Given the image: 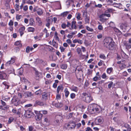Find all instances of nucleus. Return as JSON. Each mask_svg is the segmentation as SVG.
I'll list each match as a JSON object with an SVG mask.
<instances>
[{
    "label": "nucleus",
    "mask_w": 131,
    "mask_h": 131,
    "mask_svg": "<svg viewBox=\"0 0 131 131\" xmlns=\"http://www.w3.org/2000/svg\"><path fill=\"white\" fill-rule=\"evenodd\" d=\"M115 42L110 37L105 38L103 41L104 46L110 50H113Z\"/></svg>",
    "instance_id": "f257e3e1"
},
{
    "label": "nucleus",
    "mask_w": 131,
    "mask_h": 131,
    "mask_svg": "<svg viewBox=\"0 0 131 131\" xmlns=\"http://www.w3.org/2000/svg\"><path fill=\"white\" fill-rule=\"evenodd\" d=\"M88 109L89 111L92 114L99 113L101 110V107L95 104L90 105L88 107Z\"/></svg>",
    "instance_id": "f03ea898"
},
{
    "label": "nucleus",
    "mask_w": 131,
    "mask_h": 131,
    "mask_svg": "<svg viewBox=\"0 0 131 131\" xmlns=\"http://www.w3.org/2000/svg\"><path fill=\"white\" fill-rule=\"evenodd\" d=\"M82 95L83 96L82 98V100L86 103H89L93 100L92 97L86 93H82Z\"/></svg>",
    "instance_id": "7ed1b4c3"
},
{
    "label": "nucleus",
    "mask_w": 131,
    "mask_h": 131,
    "mask_svg": "<svg viewBox=\"0 0 131 131\" xmlns=\"http://www.w3.org/2000/svg\"><path fill=\"white\" fill-rule=\"evenodd\" d=\"M120 28L124 32H125L127 30L129 29V26L128 25L126 21L121 24Z\"/></svg>",
    "instance_id": "20e7f679"
},
{
    "label": "nucleus",
    "mask_w": 131,
    "mask_h": 131,
    "mask_svg": "<svg viewBox=\"0 0 131 131\" xmlns=\"http://www.w3.org/2000/svg\"><path fill=\"white\" fill-rule=\"evenodd\" d=\"M103 118L101 116H98L95 118V123L96 125H98L102 124L103 122Z\"/></svg>",
    "instance_id": "39448f33"
},
{
    "label": "nucleus",
    "mask_w": 131,
    "mask_h": 131,
    "mask_svg": "<svg viewBox=\"0 0 131 131\" xmlns=\"http://www.w3.org/2000/svg\"><path fill=\"white\" fill-rule=\"evenodd\" d=\"M76 126L75 123L73 121H70L67 125V127L69 129H73L75 128Z\"/></svg>",
    "instance_id": "423d86ee"
},
{
    "label": "nucleus",
    "mask_w": 131,
    "mask_h": 131,
    "mask_svg": "<svg viewBox=\"0 0 131 131\" xmlns=\"http://www.w3.org/2000/svg\"><path fill=\"white\" fill-rule=\"evenodd\" d=\"M32 113L30 109L25 110V113L24 115L25 117L27 118H30L31 117Z\"/></svg>",
    "instance_id": "0eeeda50"
},
{
    "label": "nucleus",
    "mask_w": 131,
    "mask_h": 131,
    "mask_svg": "<svg viewBox=\"0 0 131 131\" xmlns=\"http://www.w3.org/2000/svg\"><path fill=\"white\" fill-rule=\"evenodd\" d=\"M77 22L73 20L71 22V27L69 28L70 30L75 29H76L77 28L76 25Z\"/></svg>",
    "instance_id": "6e6552de"
},
{
    "label": "nucleus",
    "mask_w": 131,
    "mask_h": 131,
    "mask_svg": "<svg viewBox=\"0 0 131 131\" xmlns=\"http://www.w3.org/2000/svg\"><path fill=\"white\" fill-rule=\"evenodd\" d=\"M101 79L100 73L98 72L96 73V76L93 78V80L94 81H96L98 80H100Z\"/></svg>",
    "instance_id": "1a4fd4ad"
},
{
    "label": "nucleus",
    "mask_w": 131,
    "mask_h": 131,
    "mask_svg": "<svg viewBox=\"0 0 131 131\" xmlns=\"http://www.w3.org/2000/svg\"><path fill=\"white\" fill-rule=\"evenodd\" d=\"M15 61V59L14 58H11V60L6 62L5 65L6 66H9L11 64H12L14 63Z\"/></svg>",
    "instance_id": "9d476101"
},
{
    "label": "nucleus",
    "mask_w": 131,
    "mask_h": 131,
    "mask_svg": "<svg viewBox=\"0 0 131 131\" xmlns=\"http://www.w3.org/2000/svg\"><path fill=\"white\" fill-rule=\"evenodd\" d=\"M25 30V27L24 26L20 27L19 30V31L21 36L24 34V32Z\"/></svg>",
    "instance_id": "9b49d317"
},
{
    "label": "nucleus",
    "mask_w": 131,
    "mask_h": 131,
    "mask_svg": "<svg viewBox=\"0 0 131 131\" xmlns=\"http://www.w3.org/2000/svg\"><path fill=\"white\" fill-rule=\"evenodd\" d=\"M38 62L42 64L45 66H47V63L46 61H44L42 59H38L37 60Z\"/></svg>",
    "instance_id": "f8f14e48"
},
{
    "label": "nucleus",
    "mask_w": 131,
    "mask_h": 131,
    "mask_svg": "<svg viewBox=\"0 0 131 131\" xmlns=\"http://www.w3.org/2000/svg\"><path fill=\"white\" fill-rule=\"evenodd\" d=\"M42 116V114L39 113L35 116V118L37 121H39L41 119V118Z\"/></svg>",
    "instance_id": "ddd939ff"
},
{
    "label": "nucleus",
    "mask_w": 131,
    "mask_h": 131,
    "mask_svg": "<svg viewBox=\"0 0 131 131\" xmlns=\"http://www.w3.org/2000/svg\"><path fill=\"white\" fill-rule=\"evenodd\" d=\"M36 22L38 23V25L41 26L42 25V21L41 18L38 17H36Z\"/></svg>",
    "instance_id": "4468645a"
},
{
    "label": "nucleus",
    "mask_w": 131,
    "mask_h": 131,
    "mask_svg": "<svg viewBox=\"0 0 131 131\" xmlns=\"http://www.w3.org/2000/svg\"><path fill=\"white\" fill-rule=\"evenodd\" d=\"M53 105L56 107L58 108H60L62 107L63 104L62 103L57 102L56 103H53Z\"/></svg>",
    "instance_id": "2eb2a0df"
},
{
    "label": "nucleus",
    "mask_w": 131,
    "mask_h": 131,
    "mask_svg": "<svg viewBox=\"0 0 131 131\" xmlns=\"http://www.w3.org/2000/svg\"><path fill=\"white\" fill-rule=\"evenodd\" d=\"M70 89L71 91L76 92H77L79 90L77 86H74V85H72Z\"/></svg>",
    "instance_id": "dca6fc26"
},
{
    "label": "nucleus",
    "mask_w": 131,
    "mask_h": 131,
    "mask_svg": "<svg viewBox=\"0 0 131 131\" xmlns=\"http://www.w3.org/2000/svg\"><path fill=\"white\" fill-rule=\"evenodd\" d=\"M63 90V87L62 85H59L57 89V93H59L60 91H62Z\"/></svg>",
    "instance_id": "f3484780"
},
{
    "label": "nucleus",
    "mask_w": 131,
    "mask_h": 131,
    "mask_svg": "<svg viewBox=\"0 0 131 131\" xmlns=\"http://www.w3.org/2000/svg\"><path fill=\"white\" fill-rule=\"evenodd\" d=\"M35 104L36 105L43 106L44 105V103L42 102H41L39 100H37L35 102Z\"/></svg>",
    "instance_id": "a211bd4d"
},
{
    "label": "nucleus",
    "mask_w": 131,
    "mask_h": 131,
    "mask_svg": "<svg viewBox=\"0 0 131 131\" xmlns=\"http://www.w3.org/2000/svg\"><path fill=\"white\" fill-rule=\"evenodd\" d=\"M29 25L31 26H34L35 25V22L33 18H31L29 20Z\"/></svg>",
    "instance_id": "6ab92c4d"
},
{
    "label": "nucleus",
    "mask_w": 131,
    "mask_h": 131,
    "mask_svg": "<svg viewBox=\"0 0 131 131\" xmlns=\"http://www.w3.org/2000/svg\"><path fill=\"white\" fill-rule=\"evenodd\" d=\"M124 46L126 47V49L127 50L131 48V45L129 43L127 42L124 43Z\"/></svg>",
    "instance_id": "aec40b11"
},
{
    "label": "nucleus",
    "mask_w": 131,
    "mask_h": 131,
    "mask_svg": "<svg viewBox=\"0 0 131 131\" xmlns=\"http://www.w3.org/2000/svg\"><path fill=\"white\" fill-rule=\"evenodd\" d=\"M105 16V15L103 14L100 15L99 16V18H100V20L102 22H104L106 20V19L104 18Z\"/></svg>",
    "instance_id": "412c9836"
},
{
    "label": "nucleus",
    "mask_w": 131,
    "mask_h": 131,
    "mask_svg": "<svg viewBox=\"0 0 131 131\" xmlns=\"http://www.w3.org/2000/svg\"><path fill=\"white\" fill-rule=\"evenodd\" d=\"M113 69L112 67H110L107 68L106 69V71L107 74L110 75L113 72Z\"/></svg>",
    "instance_id": "4be33fe9"
},
{
    "label": "nucleus",
    "mask_w": 131,
    "mask_h": 131,
    "mask_svg": "<svg viewBox=\"0 0 131 131\" xmlns=\"http://www.w3.org/2000/svg\"><path fill=\"white\" fill-rule=\"evenodd\" d=\"M12 101L13 104L16 106L17 105L19 104V103L18 102L16 99L15 98H13Z\"/></svg>",
    "instance_id": "5701e85b"
},
{
    "label": "nucleus",
    "mask_w": 131,
    "mask_h": 131,
    "mask_svg": "<svg viewBox=\"0 0 131 131\" xmlns=\"http://www.w3.org/2000/svg\"><path fill=\"white\" fill-rule=\"evenodd\" d=\"M14 45L20 47L22 46V44L21 43V41H17L15 42Z\"/></svg>",
    "instance_id": "b1692460"
},
{
    "label": "nucleus",
    "mask_w": 131,
    "mask_h": 131,
    "mask_svg": "<svg viewBox=\"0 0 131 131\" xmlns=\"http://www.w3.org/2000/svg\"><path fill=\"white\" fill-rule=\"evenodd\" d=\"M64 92L65 93V97H67L70 94V92L67 88H66L64 90Z\"/></svg>",
    "instance_id": "393cba45"
},
{
    "label": "nucleus",
    "mask_w": 131,
    "mask_h": 131,
    "mask_svg": "<svg viewBox=\"0 0 131 131\" xmlns=\"http://www.w3.org/2000/svg\"><path fill=\"white\" fill-rule=\"evenodd\" d=\"M37 14L39 15H41L43 13V11L41 9L38 8L37 10Z\"/></svg>",
    "instance_id": "a878e982"
},
{
    "label": "nucleus",
    "mask_w": 131,
    "mask_h": 131,
    "mask_svg": "<svg viewBox=\"0 0 131 131\" xmlns=\"http://www.w3.org/2000/svg\"><path fill=\"white\" fill-rule=\"evenodd\" d=\"M77 52V53L79 55H81L82 54V53L81 50V49L79 47H78L76 49Z\"/></svg>",
    "instance_id": "bb28decb"
},
{
    "label": "nucleus",
    "mask_w": 131,
    "mask_h": 131,
    "mask_svg": "<svg viewBox=\"0 0 131 131\" xmlns=\"http://www.w3.org/2000/svg\"><path fill=\"white\" fill-rule=\"evenodd\" d=\"M66 3L67 6H70L71 3H74V1L73 0H67L66 2Z\"/></svg>",
    "instance_id": "cd10ccee"
},
{
    "label": "nucleus",
    "mask_w": 131,
    "mask_h": 131,
    "mask_svg": "<svg viewBox=\"0 0 131 131\" xmlns=\"http://www.w3.org/2000/svg\"><path fill=\"white\" fill-rule=\"evenodd\" d=\"M27 30L28 32H34L35 31V29L34 28L29 27L28 28Z\"/></svg>",
    "instance_id": "c85d7f7f"
},
{
    "label": "nucleus",
    "mask_w": 131,
    "mask_h": 131,
    "mask_svg": "<svg viewBox=\"0 0 131 131\" xmlns=\"http://www.w3.org/2000/svg\"><path fill=\"white\" fill-rule=\"evenodd\" d=\"M1 104L2 106H4V107H6L7 109L8 108V107L7 106V105H6V103L2 100H1Z\"/></svg>",
    "instance_id": "c756f323"
},
{
    "label": "nucleus",
    "mask_w": 131,
    "mask_h": 131,
    "mask_svg": "<svg viewBox=\"0 0 131 131\" xmlns=\"http://www.w3.org/2000/svg\"><path fill=\"white\" fill-rule=\"evenodd\" d=\"M109 83L108 84V89H110L113 86V82L112 81H109L108 82L106 83Z\"/></svg>",
    "instance_id": "7c9ffc66"
},
{
    "label": "nucleus",
    "mask_w": 131,
    "mask_h": 131,
    "mask_svg": "<svg viewBox=\"0 0 131 131\" xmlns=\"http://www.w3.org/2000/svg\"><path fill=\"white\" fill-rule=\"evenodd\" d=\"M115 10L113 8H108L105 11L106 13H109L114 11Z\"/></svg>",
    "instance_id": "2f4dec72"
},
{
    "label": "nucleus",
    "mask_w": 131,
    "mask_h": 131,
    "mask_svg": "<svg viewBox=\"0 0 131 131\" xmlns=\"http://www.w3.org/2000/svg\"><path fill=\"white\" fill-rule=\"evenodd\" d=\"M68 65L67 64H63L61 66V68L63 69L66 70L67 68Z\"/></svg>",
    "instance_id": "473e14b6"
},
{
    "label": "nucleus",
    "mask_w": 131,
    "mask_h": 131,
    "mask_svg": "<svg viewBox=\"0 0 131 131\" xmlns=\"http://www.w3.org/2000/svg\"><path fill=\"white\" fill-rule=\"evenodd\" d=\"M14 119V118L13 117H10L8 119V123L9 124H11L13 122Z\"/></svg>",
    "instance_id": "72a5a7b5"
},
{
    "label": "nucleus",
    "mask_w": 131,
    "mask_h": 131,
    "mask_svg": "<svg viewBox=\"0 0 131 131\" xmlns=\"http://www.w3.org/2000/svg\"><path fill=\"white\" fill-rule=\"evenodd\" d=\"M124 127L125 128H127L126 130L127 131H131V128L130 127V126L128 124L125 125Z\"/></svg>",
    "instance_id": "f704fd0d"
},
{
    "label": "nucleus",
    "mask_w": 131,
    "mask_h": 131,
    "mask_svg": "<svg viewBox=\"0 0 131 131\" xmlns=\"http://www.w3.org/2000/svg\"><path fill=\"white\" fill-rule=\"evenodd\" d=\"M68 12H64L62 13L61 14V16L63 17H66L68 14Z\"/></svg>",
    "instance_id": "c9c22d12"
},
{
    "label": "nucleus",
    "mask_w": 131,
    "mask_h": 131,
    "mask_svg": "<svg viewBox=\"0 0 131 131\" xmlns=\"http://www.w3.org/2000/svg\"><path fill=\"white\" fill-rule=\"evenodd\" d=\"M81 14L79 13H78L77 14V15L76 16V18L77 19V20H82V19H81Z\"/></svg>",
    "instance_id": "e433bc0d"
},
{
    "label": "nucleus",
    "mask_w": 131,
    "mask_h": 131,
    "mask_svg": "<svg viewBox=\"0 0 131 131\" xmlns=\"http://www.w3.org/2000/svg\"><path fill=\"white\" fill-rule=\"evenodd\" d=\"M7 23H4L2 21L0 22V26L1 27H5L7 26Z\"/></svg>",
    "instance_id": "4c0bfd02"
},
{
    "label": "nucleus",
    "mask_w": 131,
    "mask_h": 131,
    "mask_svg": "<svg viewBox=\"0 0 131 131\" xmlns=\"http://www.w3.org/2000/svg\"><path fill=\"white\" fill-rule=\"evenodd\" d=\"M47 95L46 93L43 94L42 95V98L44 100H46L47 99Z\"/></svg>",
    "instance_id": "58836bf2"
},
{
    "label": "nucleus",
    "mask_w": 131,
    "mask_h": 131,
    "mask_svg": "<svg viewBox=\"0 0 131 131\" xmlns=\"http://www.w3.org/2000/svg\"><path fill=\"white\" fill-rule=\"evenodd\" d=\"M52 43V45L54 47L56 48H58V44L55 41L53 42V41Z\"/></svg>",
    "instance_id": "ea45409f"
},
{
    "label": "nucleus",
    "mask_w": 131,
    "mask_h": 131,
    "mask_svg": "<svg viewBox=\"0 0 131 131\" xmlns=\"http://www.w3.org/2000/svg\"><path fill=\"white\" fill-rule=\"evenodd\" d=\"M85 27L87 30H88V31L91 32H93L94 31L93 29L92 28H90L88 26H86Z\"/></svg>",
    "instance_id": "a19ab883"
},
{
    "label": "nucleus",
    "mask_w": 131,
    "mask_h": 131,
    "mask_svg": "<svg viewBox=\"0 0 131 131\" xmlns=\"http://www.w3.org/2000/svg\"><path fill=\"white\" fill-rule=\"evenodd\" d=\"M19 5L17 4H15V8L16 10V11H18L19 10Z\"/></svg>",
    "instance_id": "79ce46f5"
},
{
    "label": "nucleus",
    "mask_w": 131,
    "mask_h": 131,
    "mask_svg": "<svg viewBox=\"0 0 131 131\" xmlns=\"http://www.w3.org/2000/svg\"><path fill=\"white\" fill-rule=\"evenodd\" d=\"M101 77L103 79H107V78H108V77H107L106 73L104 72L102 75Z\"/></svg>",
    "instance_id": "37998d69"
},
{
    "label": "nucleus",
    "mask_w": 131,
    "mask_h": 131,
    "mask_svg": "<svg viewBox=\"0 0 131 131\" xmlns=\"http://www.w3.org/2000/svg\"><path fill=\"white\" fill-rule=\"evenodd\" d=\"M100 58L103 60H105L106 59V57L104 54H101L99 56Z\"/></svg>",
    "instance_id": "c03bdc74"
},
{
    "label": "nucleus",
    "mask_w": 131,
    "mask_h": 131,
    "mask_svg": "<svg viewBox=\"0 0 131 131\" xmlns=\"http://www.w3.org/2000/svg\"><path fill=\"white\" fill-rule=\"evenodd\" d=\"M22 17V16L21 15H17L16 16V19L17 21H19L20 19Z\"/></svg>",
    "instance_id": "a18cd8bd"
},
{
    "label": "nucleus",
    "mask_w": 131,
    "mask_h": 131,
    "mask_svg": "<svg viewBox=\"0 0 131 131\" xmlns=\"http://www.w3.org/2000/svg\"><path fill=\"white\" fill-rule=\"evenodd\" d=\"M42 92V90L41 89H39L38 90L36 91L35 93V94L36 95H40L41 94Z\"/></svg>",
    "instance_id": "49530a36"
},
{
    "label": "nucleus",
    "mask_w": 131,
    "mask_h": 131,
    "mask_svg": "<svg viewBox=\"0 0 131 131\" xmlns=\"http://www.w3.org/2000/svg\"><path fill=\"white\" fill-rule=\"evenodd\" d=\"M53 21V20L52 18H48L47 19V22L49 23L50 24Z\"/></svg>",
    "instance_id": "de8ad7c7"
},
{
    "label": "nucleus",
    "mask_w": 131,
    "mask_h": 131,
    "mask_svg": "<svg viewBox=\"0 0 131 131\" xmlns=\"http://www.w3.org/2000/svg\"><path fill=\"white\" fill-rule=\"evenodd\" d=\"M2 83L5 86V87L7 89L9 88V86L8 85L7 83L6 82H3Z\"/></svg>",
    "instance_id": "09e8293b"
},
{
    "label": "nucleus",
    "mask_w": 131,
    "mask_h": 131,
    "mask_svg": "<svg viewBox=\"0 0 131 131\" xmlns=\"http://www.w3.org/2000/svg\"><path fill=\"white\" fill-rule=\"evenodd\" d=\"M122 65L121 66H119L120 69L121 70H122L125 68L126 67V66L124 64L122 63Z\"/></svg>",
    "instance_id": "8fccbe9b"
},
{
    "label": "nucleus",
    "mask_w": 131,
    "mask_h": 131,
    "mask_svg": "<svg viewBox=\"0 0 131 131\" xmlns=\"http://www.w3.org/2000/svg\"><path fill=\"white\" fill-rule=\"evenodd\" d=\"M53 5L55 6H61V4L60 2H56L53 3Z\"/></svg>",
    "instance_id": "3c124183"
},
{
    "label": "nucleus",
    "mask_w": 131,
    "mask_h": 131,
    "mask_svg": "<svg viewBox=\"0 0 131 131\" xmlns=\"http://www.w3.org/2000/svg\"><path fill=\"white\" fill-rule=\"evenodd\" d=\"M75 94L73 93H71L70 94V98L72 99H74L75 97Z\"/></svg>",
    "instance_id": "603ef678"
},
{
    "label": "nucleus",
    "mask_w": 131,
    "mask_h": 131,
    "mask_svg": "<svg viewBox=\"0 0 131 131\" xmlns=\"http://www.w3.org/2000/svg\"><path fill=\"white\" fill-rule=\"evenodd\" d=\"M34 128V127L32 126H29V131H36V130L35 129L33 130Z\"/></svg>",
    "instance_id": "864d4df0"
},
{
    "label": "nucleus",
    "mask_w": 131,
    "mask_h": 131,
    "mask_svg": "<svg viewBox=\"0 0 131 131\" xmlns=\"http://www.w3.org/2000/svg\"><path fill=\"white\" fill-rule=\"evenodd\" d=\"M114 31L117 33H121V32L116 27H114L113 28Z\"/></svg>",
    "instance_id": "5fc2aeb1"
},
{
    "label": "nucleus",
    "mask_w": 131,
    "mask_h": 131,
    "mask_svg": "<svg viewBox=\"0 0 131 131\" xmlns=\"http://www.w3.org/2000/svg\"><path fill=\"white\" fill-rule=\"evenodd\" d=\"M18 73L20 75H22L23 73V69H19L18 70Z\"/></svg>",
    "instance_id": "6e6d98bb"
},
{
    "label": "nucleus",
    "mask_w": 131,
    "mask_h": 131,
    "mask_svg": "<svg viewBox=\"0 0 131 131\" xmlns=\"http://www.w3.org/2000/svg\"><path fill=\"white\" fill-rule=\"evenodd\" d=\"M97 28L98 29L100 30H102L103 29V26L101 24H100L98 26Z\"/></svg>",
    "instance_id": "4d7b16f0"
},
{
    "label": "nucleus",
    "mask_w": 131,
    "mask_h": 131,
    "mask_svg": "<svg viewBox=\"0 0 131 131\" xmlns=\"http://www.w3.org/2000/svg\"><path fill=\"white\" fill-rule=\"evenodd\" d=\"M30 47L29 46L27 47L26 49V51L27 53H29L30 52Z\"/></svg>",
    "instance_id": "13d9d810"
},
{
    "label": "nucleus",
    "mask_w": 131,
    "mask_h": 131,
    "mask_svg": "<svg viewBox=\"0 0 131 131\" xmlns=\"http://www.w3.org/2000/svg\"><path fill=\"white\" fill-rule=\"evenodd\" d=\"M39 113H42V115L43 114H46L47 113V112L45 110H41L39 111Z\"/></svg>",
    "instance_id": "bf43d9fd"
},
{
    "label": "nucleus",
    "mask_w": 131,
    "mask_h": 131,
    "mask_svg": "<svg viewBox=\"0 0 131 131\" xmlns=\"http://www.w3.org/2000/svg\"><path fill=\"white\" fill-rule=\"evenodd\" d=\"M35 74L36 77L37 78V77H39L40 76V73L37 71H35Z\"/></svg>",
    "instance_id": "052dcab7"
},
{
    "label": "nucleus",
    "mask_w": 131,
    "mask_h": 131,
    "mask_svg": "<svg viewBox=\"0 0 131 131\" xmlns=\"http://www.w3.org/2000/svg\"><path fill=\"white\" fill-rule=\"evenodd\" d=\"M103 62V61L100 60L98 63V65L99 66H101L102 65Z\"/></svg>",
    "instance_id": "680f3d73"
},
{
    "label": "nucleus",
    "mask_w": 131,
    "mask_h": 131,
    "mask_svg": "<svg viewBox=\"0 0 131 131\" xmlns=\"http://www.w3.org/2000/svg\"><path fill=\"white\" fill-rule=\"evenodd\" d=\"M61 98V96L60 95L59 93H57V95L56 99L57 100H60Z\"/></svg>",
    "instance_id": "e2e57ef3"
},
{
    "label": "nucleus",
    "mask_w": 131,
    "mask_h": 131,
    "mask_svg": "<svg viewBox=\"0 0 131 131\" xmlns=\"http://www.w3.org/2000/svg\"><path fill=\"white\" fill-rule=\"evenodd\" d=\"M104 80H101L98 82L97 84L99 86H100V85H101L102 83H104Z\"/></svg>",
    "instance_id": "0e129e2a"
},
{
    "label": "nucleus",
    "mask_w": 131,
    "mask_h": 131,
    "mask_svg": "<svg viewBox=\"0 0 131 131\" xmlns=\"http://www.w3.org/2000/svg\"><path fill=\"white\" fill-rule=\"evenodd\" d=\"M10 97H7V96H6L5 97H3L2 98V99L5 101H7L8 100H10Z\"/></svg>",
    "instance_id": "69168bd1"
},
{
    "label": "nucleus",
    "mask_w": 131,
    "mask_h": 131,
    "mask_svg": "<svg viewBox=\"0 0 131 131\" xmlns=\"http://www.w3.org/2000/svg\"><path fill=\"white\" fill-rule=\"evenodd\" d=\"M85 21L86 23H89V19L87 17H86L85 19Z\"/></svg>",
    "instance_id": "338daca9"
},
{
    "label": "nucleus",
    "mask_w": 131,
    "mask_h": 131,
    "mask_svg": "<svg viewBox=\"0 0 131 131\" xmlns=\"http://www.w3.org/2000/svg\"><path fill=\"white\" fill-rule=\"evenodd\" d=\"M85 131H93V130L90 127H88L85 128Z\"/></svg>",
    "instance_id": "774afa93"
}]
</instances>
